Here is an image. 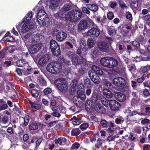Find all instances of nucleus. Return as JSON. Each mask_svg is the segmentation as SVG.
<instances>
[{"instance_id": "f257e3e1", "label": "nucleus", "mask_w": 150, "mask_h": 150, "mask_svg": "<svg viewBox=\"0 0 150 150\" xmlns=\"http://www.w3.org/2000/svg\"><path fill=\"white\" fill-rule=\"evenodd\" d=\"M59 60L60 63L55 62H52L49 64L47 66V70L53 74L57 73V71H59L60 68V64L63 66L66 65L65 63L66 60L64 58L60 57Z\"/></svg>"}, {"instance_id": "f03ea898", "label": "nucleus", "mask_w": 150, "mask_h": 150, "mask_svg": "<svg viewBox=\"0 0 150 150\" xmlns=\"http://www.w3.org/2000/svg\"><path fill=\"white\" fill-rule=\"evenodd\" d=\"M82 15V12L79 10H72L66 15V21L67 22H76L81 18Z\"/></svg>"}, {"instance_id": "7ed1b4c3", "label": "nucleus", "mask_w": 150, "mask_h": 150, "mask_svg": "<svg viewBox=\"0 0 150 150\" xmlns=\"http://www.w3.org/2000/svg\"><path fill=\"white\" fill-rule=\"evenodd\" d=\"M101 99L100 96L95 91H93L91 100H89L86 103L85 107L90 110L92 108L94 104L98 102Z\"/></svg>"}, {"instance_id": "20e7f679", "label": "nucleus", "mask_w": 150, "mask_h": 150, "mask_svg": "<svg viewBox=\"0 0 150 150\" xmlns=\"http://www.w3.org/2000/svg\"><path fill=\"white\" fill-rule=\"evenodd\" d=\"M54 84L56 88L61 92L67 91L69 87L68 82L64 79H57L54 81Z\"/></svg>"}, {"instance_id": "39448f33", "label": "nucleus", "mask_w": 150, "mask_h": 150, "mask_svg": "<svg viewBox=\"0 0 150 150\" xmlns=\"http://www.w3.org/2000/svg\"><path fill=\"white\" fill-rule=\"evenodd\" d=\"M93 24V21L91 20L88 21L85 19H83L79 23L78 29L79 31L85 30L89 27L90 25H92Z\"/></svg>"}, {"instance_id": "423d86ee", "label": "nucleus", "mask_w": 150, "mask_h": 150, "mask_svg": "<svg viewBox=\"0 0 150 150\" xmlns=\"http://www.w3.org/2000/svg\"><path fill=\"white\" fill-rule=\"evenodd\" d=\"M38 58L39 59L38 61V64L42 67L44 66L49 60L48 56L47 55H44L42 56L40 54H38L35 57L34 59L37 60Z\"/></svg>"}, {"instance_id": "0eeeda50", "label": "nucleus", "mask_w": 150, "mask_h": 150, "mask_svg": "<svg viewBox=\"0 0 150 150\" xmlns=\"http://www.w3.org/2000/svg\"><path fill=\"white\" fill-rule=\"evenodd\" d=\"M112 83L116 86L123 87L126 85V82L123 78L119 77L114 78L112 80Z\"/></svg>"}, {"instance_id": "6e6552de", "label": "nucleus", "mask_w": 150, "mask_h": 150, "mask_svg": "<svg viewBox=\"0 0 150 150\" xmlns=\"http://www.w3.org/2000/svg\"><path fill=\"white\" fill-rule=\"evenodd\" d=\"M88 74L91 79L95 84H98L100 83V79L99 75L96 74L95 73H92L90 70L88 71Z\"/></svg>"}, {"instance_id": "1a4fd4ad", "label": "nucleus", "mask_w": 150, "mask_h": 150, "mask_svg": "<svg viewBox=\"0 0 150 150\" xmlns=\"http://www.w3.org/2000/svg\"><path fill=\"white\" fill-rule=\"evenodd\" d=\"M71 60L72 64L76 66L81 65L84 62V59L82 56L79 57L77 55H74Z\"/></svg>"}, {"instance_id": "9d476101", "label": "nucleus", "mask_w": 150, "mask_h": 150, "mask_svg": "<svg viewBox=\"0 0 150 150\" xmlns=\"http://www.w3.org/2000/svg\"><path fill=\"white\" fill-rule=\"evenodd\" d=\"M41 44L39 43L31 45L30 48L28 49V51L31 55L32 56V54L33 55L37 53L41 49Z\"/></svg>"}, {"instance_id": "9b49d317", "label": "nucleus", "mask_w": 150, "mask_h": 150, "mask_svg": "<svg viewBox=\"0 0 150 150\" xmlns=\"http://www.w3.org/2000/svg\"><path fill=\"white\" fill-rule=\"evenodd\" d=\"M113 96L115 98L120 102H124L126 98L125 95L120 92L114 91Z\"/></svg>"}, {"instance_id": "f8f14e48", "label": "nucleus", "mask_w": 150, "mask_h": 150, "mask_svg": "<svg viewBox=\"0 0 150 150\" xmlns=\"http://www.w3.org/2000/svg\"><path fill=\"white\" fill-rule=\"evenodd\" d=\"M109 103L110 109L114 111L119 110L120 107V103L115 100H109Z\"/></svg>"}, {"instance_id": "ddd939ff", "label": "nucleus", "mask_w": 150, "mask_h": 150, "mask_svg": "<svg viewBox=\"0 0 150 150\" xmlns=\"http://www.w3.org/2000/svg\"><path fill=\"white\" fill-rule=\"evenodd\" d=\"M97 47L101 51L108 52L109 50L108 44L105 42H100L98 43Z\"/></svg>"}, {"instance_id": "4468645a", "label": "nucleus", "mask_w": 150, "mask_h": 150, "mask_svg": "<svg viewBox=\"0 0 150 150\" xmlns=\"http://www.w3.org/2000/svg\"><path fill=\"white\" fill-rule=\"evenodd\" d=\"M100 30L98 28L93 27L89 30L87 34L91 37L97 38L99 35Z\"/></svg>"}, {"instance_id": "2eb2a0df", "label": "nucleus", "mask_w": 150, "mask_h": 150, "mask_svg": "<svg viewBox=\"0 0 150 150\" xmlns=\"http://www.w3.org/2000/svg\"><path fill=\"white\" fill-rule=\"evenodd\" d=\"M94 110L100 114H105L106 112V110L105 108L100 103H96L94 104Z\"/></svg>"}, {"instance_id": "dca6fc26", "label": "nucleus", "mask_w": 150, "mask_h": 150, "mask_svg": "<svg viewBox=\"0 0 150 150\" xmlns=\"http://www.w3.org/2000/svg\"><path fill=\"white\" fill-rule=\"evenodd\" d=\"M67 34L64 31H59L56 35L57 40L59 41L62 42L67 38Z\"/></svg>"}, {"instance_id": "f3484780", "label": "nucleus", "mask_w": 150, "mask_h": 150, "mask_svg": "<svg viewBox=\"0 0 150 150\" xmlns=\"http://www.w3.org/2000/svg\"><path fill=\"white\" fill-rule=\"evenodd\" d=\"M91 70L92 71V73H95L96 74H97L100 76H102L103 74V71L101 68L99 67L96 65H93L91 67Z\"/></svg>"}, {"instance_id": "a211bd4d", "label": "nucleus", "mask_w": 150, "mask_h": 150, "mask_svg": "<svg viewBox=\"0 0 150 150\" xmlns=\"http://www.w3.org/2000/svg\"><path fill=\"white\" fill-rule=\"evenodd\" d=\"M144 33H143L144 35H139L136 38V40L143 45H144L147 41V38L145 36Z\"/></svg>"}, {"instance_id": "6ab92c4d", "label": "nucleus", "mask_w": 150, "mask_h": 150, "mask_svg": "<svg viewBox=\"0 0 150 150\" xmlns=\"http://www.w3.org/2000/svg\"><path fill=\"white\" fill-rule=\"evenodd\" d=\"M150 69V65L147 64L146 66L142 67L140 68V70L141 73L143 74V75L145 76L146 77L148 78L147 75Z\"/></svg>"}, {"instance_id": "aec40b11", "label": "nucleus", "mask_w": 150, "mask_h": 150, "mask_svg": "<svg viewBox=\"0 0 150 150\" xmlns=\"http://www.w3.org/2000/svg\"><path fill=\"white\" fill-rule=\"evenodd\" d=\"M110 57H104L101 58L100 60V64L104 67L109 68Z\"/></svg>"}, {"instance_id": "412c9836", "label": "nucleus", "mask_w": 150, "mask_h": 150, "mask_svg": "<svg viewBox=\"0 0 150 150\" xmlns=\"http://www.w3.org/2000/svg\"><path fill=\"white\" fill-rule=\"evenodd\" d=\"M22 25V32L23 33H25L28 31L30 29H32L33 28V25H29L28 21H25Z\"/></svg>"}, {"instance_id": "4be33fe9", "label": "nucleus", "mask_w": 150, "mask_h": 150, "mask_svg": "<svg viewBox=\"0 0 150 150\" xmlns=\"http://www.w3.org/2000/svg\"><path fill=\"white\" fill-rule=\"evenodd\" d=\"M110 62L109 68H112L117 67L118 64V62L117 60L112 57H110Z\"/></svg>"}, {"instance_id": "5701e85b", "label": "nucleus", "mask_w": 150, "mask_h": 150, "mask_svg": "<svg viewBox=\"0 0 150 150\" xmlns=\"http://www.w3.org/2000/svg\"><path fill=\"white\" fill-rule=\"evenodd\" d=\"M78 81L76 79H74L72 80L71 83V88L72 89L71 90L70 92L71 94H73L74 93L76 90V88L77 86Z\"/></svg>"}, {"instance_id": "b1692460", "label": "nucleus", "mask_w": 150, "mask_h": 150, "mask_svg": "<svg viewBox=\"0 0 150 150\" xmlns=\"http://www.w3.org/2000/svg\"><path fill=\"white\" fill-rule=\"evenodd\" d=\"M103 93L104 96L108 98H111L113 96V94L110 90L107 88L103 90Z\"/></svg>"}, {"instance_id": "393cba45", "label": "nucleus", "mask_w": 150, "mask_h": 150, "mask_svg": "<svg viewBox=\"0 0 150 150\" xmlns=\"http://www.w3.org/2000/svg\"><path fill=\"white\" fill-rule=\"evenodd\" d=\"M86 6L89 9L94 12H96L98 9V6L95 4H86Z\"/></svg>"}, {"instance_id": "a878e982", "label": "nucleus", "mask_w": 150, "mask_h": 150, "mask_svg": "<svg viewBox=\"0 0 150 150\" xmlns=\"http://www.w3.org/2000/svg\"><path fill=\"white\" fill-rule=\"evenodd\" d=\"M39 85L41 86H46L47 85V81L42 75L38 77L37 79Z\"/></svg>"}, {"instance_id": "bb28decb", "label": "nucleus", "mask_w": 150, "mask_h": 150, "mask_svg": "<svg viewBox=\"0 0 150 150\" xmlns=\"http://www.w3.org/2000/svg\"><path fill=\"white\" fill-rule=\"evenodd\" d=\"M50 48L51 51L54 49L55 48L59 47V45L56 41L52 39L50 42Z\"/></svg>"}, {"instance_id": "cd10ccee", "label": "nucleus", "mask_w": 150, "mask_h": 150, "mask_svg": "<svg viewBox=\"0 0 150 150\" xmlns=\"http://www.w3.org/2000/svg\"><path fill=\"white\" fill-rule=\"evenodd\" d=\"M23 118L24 119V122L22 123L21 125L23 127H26L29 123L30 120L29 116L28 114L26 113L25 114L24 117H23Z\"/></svg>"}, {"instance_id": "c85d7f7f", "label": "nucleus", "mask_w": 150, "mask_h": 150, "mask_svg": "<svg viewBox=\"0 0 150 150\" xmlns=\"http://www.w3.org/2000/svg\"><path fill=\"white\" fill-rule=\"evenodd\" d=\"M28 127L30 131L37 129L38 128V126L37 123L35 122L30 123Z\"/></svg>"}, {"instance_id": "c756f323", "label": "nucleus", "mask_w": 150, "mask_h": 150, "mask_svg": "<svg viewBox=\"0 0 150 150\" xmlns=\"http://www.w3.org/2000/svg\"><path fill=\"white\" fill-rule=\"evenodd\" d=\"M78 96L79 98L82 100H84L86 98V96L85 92L81 90H78L77 92Z\"/></svg>"}, {"instance_id": "7c9ffc66", "label": "nucleus", "mask_w": 150, "mask_h": 150, "mask_svg": "<svg viewBox=\"0 0 150 150\" xmlns=\"http://www.w3.org/2000/svg\"><path fill=\"white\" fill-rule=\"evenodd\" d=\"M27 64H28L27 62L24 59H18L16 62V65L19 67H23Z\"/></svg>"}, {"instance_id": "2f4dec72", "label": "nucleus", "mask_w": 150, "mask_h": 150, "mask_svg": "<svg viewBox=\"0 0 150 150\" xmlns=\"http://www.w3.org/2000/svg\"><path fill=\"white\" fill-rule=\"evenodd\" d=\"M95 44V40H93L91 38H89L88 39L87 41V45L89 48L91 49L93 47Z\"/></svg>"}, {"instance_id": "473e14b6", "label": "nucleus", "mask_w": 150, "mask_h": 150, "mask_svg": "<svg viewBox=\"0 0 150 150\" xmlns=\"http://www.w3.org/2000/svg\"><path fill=\"white\" fill-rule=\"evenodd\" d=\"M70 120L72 121V124L75 125H78L81 123V119L77 118L75 116H74Z\"/></svg>"}, {"instance_id": "72a5a7b5", "label": "nucleus", "mask_w": 150, "mask_h": 150, "mask_svg": "<svg viewBox=\"0 0 150 150\" xmlns=\"http://www.w3.org/2000/svg\"><path fill=\"white\" fill-rule=\"evenodd\" d=\"M44 13L42 14V12L38 13H37V18L38 21L39 20L41 21H43L46 20V19H45V17L47 16L44 14V13H45V12H43Z\"/></svg>"}, {"instance_id": "f704fd0d", "label": "nucleus", "mask_w": 150, "mask_h": 150, "mask_svg": "<svg viewBox=\"0 0 150 150\" xmlns=\"http://www.w3.org/2000/svg\"><path fill=\"white\" fill-rule=\"evenodd\" d=\"M80 47H81L83 51H87V48L86 47V41L84 39H81V41L80 42Z\"/></svg>"}, {"instance_id": "c9c22d12", "label": "nucleus", "mask_w": 150, "mask_h": 150, "mask_svg": "<svg viewBox=\"0 0 150 150\" xmlns=\"http://www.w3.org/2000/svg\"><path fill=\"white\" fill-rule=\"evenodd\" d=\"M9 117L5 115L0 119V123L3 124H8L9 122Z\"/></svg>"}, {"instance_id": "e433bc0d", "label": "nucleus", "mask_w": 150, "mask_h": 150, "mask_svg": "<svg viewBox=\"0 0 150 150\" xmlns=\"http://www.w3.org/2000/svg\"><path fill=\"white\" fill-rule=\"evenodd\" d=\"M117 48L120 51V52L121 53H122L126 51V45L125 44H118Z\"/></svg>"}, {"instance_id": "4c0bfd02", "label": "nucleus", "mask_w": 150, "mask_h": 150, "mask_svg": "<svg viewBox=\"0 0 150 150\" xmlns=\"http://www.w3.org/2000/svg\"><path fill=\"white\" fill-rule=\"evenodd\" d=\"M33 12L32 11H31L27 15V16H26L25 17H24L23 18V21L21 23H20L18 24L19 26L21 25L22 23H23L25 21H28L30 20L33 17Z\"/></svg>"}, {"instance_id": "58836bf2", "label": "nucleus", "mask_w": 150, "mask_h": 150, "mask_svg": "<svg viewBox=\"0 0 150 150\" xmlns=\"http://www.w3.org/2000/svg\"><path fill=\"white\" fill-rule=\"evenodd\" d=\"M52 54L55 56H57L60 54L61 50L60 46L51 51Z\"/></svg>"}, {"instance_id": "ea45409f", "label": "nucleus", "mask_w": 150, "mask_h": 150, "mask_svg": "<svg viewBox=\"0 0 150 150\" xmlns=\"http://www.w3.org/2000/svg\"><path fill=\"white\" fill-rule=\"evenodd\" d=\"M84 85L88 88H91L93 86V83L88 78L86 79L84 81Z\"/></svg>"}, {"instance_id": "a19ab883", "label": "nucleus", "mask_w": 150, "mask_h": 150, "mask_svg": "<svg viewBox=\"0 0 150 150\" xmlns=\"http://www.w3.org/2000/svg\"><path fill=\"white\" fill-rule=\"evenodd\" d=\"M60 1V0H51V6L53 7L55 9L59 6Z\"/></svg>"}, {"instance_id": "79ce46f5", "label": "nucleus", "mask_w": 150, "mask_h": 150, "mask_svg": "<svg viewBox=\"0 0 150 150\" xmlns=\"http://www.w3.org/2000/svg\"><path fill=\"white\" fill-rule=\"evenodd\" d=\"M131 44L134 47L135 49L137 50H139L140 49V44L138 41L134 40L133 41H132L131 42Z\"/></svg>"}, {"instance_id": "37998d69", "label": "nucleus", "mask_w": 150, "mask_h": 150, "mask_svg": "<svg viewBox=\"0 0 150 150\" xmlns=\"http://www.w3.org/2000/svg\"><path fill=\"white\" fill-rule=\"evenodd\" d=\"M80 133L81 131L79 128L73 129L71 132V135L72 136H78L80 134Z\"/></svg>"}, {"instance_id": "c03bdc74", "label": "nucleus", "mask_w": 150, "mask_h": 150, "mask_svg": "<svg viewBox=\"0 0 150 150\" xmlns=\"http://www.w3.org/2000/svg\"><path fill=\"white\" fill-rule=\"evenodd\" d=\"M102 98L101 97L100 99L102 104L106 107H108L109 105V101L108 102V101L104 96H102Z\"/></svg>"}, {"instance_id": "a18cd8bd", "label": "nucleus", "mask_w": 150, "mask_h": 150, "mask_svg": "<svg viewBox=\"0 0 150 150\" xmlns=\"http://www.w3.org/2000/svg\"><path fill=\"white\" fill-rule=\"evenodd\" d=\"M108 122L109 123V126H108L109 127L107 129V131L108 132L112 133L113 132L114 130L112 129L111 128L114 127L115 124L112 123L111 121H109Z\"/></svg>"}, {"instance_id": "49530a36", "label": "nucleus", "mask_w": 150, "mask_h": 150, "mask_svg": "<svg viewBox=\"0 0 150 150\" xmlns=\"http://www.w3.org/2000/svg\"><path fill=\"white\" fill-rule=\"evenodd\" d=\"M142 19L146 22V23L149 24L150 23V14H148L142 17Z\"/></svg>"}, {"instance_id": "de8ad7c7", "label": "nucleus", "mask_w": 150, "mask_h": 150, "mask_svg": "<svg viewBox=\"0 0 150 150\" xmlns=\"http://www.w3.org/2000/svg\"><path fill=\"white\" fill-rule=\"evenodd\" d=\"M31 93L33 97L36 98L39 96L38 91L35 89H33L31 90Z\"/></svg>"}, {"instance_id": "09e8293b", "label": "nucleus", "mask_w": 150, "mask_h": 150, "mask_svg": "<svg viewBox=\"0 0 150 150\" xmlns=\"http://www.w3.org/2000/svg\"><path fill=\"white\" fill-rule=\"evenodd\" d=\"M42 140V137L38 138L36 136V139L35 140V145L36 146L35 148L36 149H38L39 146L41 143Z\"/></svg>"}, {"instance_id": "8fccbe9b", "label": "nucleus", "mask_w": 150, "mask_h": 150, "mask_svg": "<svg viewBox=\"0 0 150 150\" xmlns=\"http://www.w3.org/2000/svg\"><path fill=\"white\" fill-rule=\"evenodd\" d=\"M71 8V5L69 4H67L64 5L62 9L66 12L70 10Z\"/></svg>"}, {"instance_id": "3c124183", "label": "nucleus", "mask_w": 150, "mask_h": 150, "mask_svg": "<svg viewBox=\"0 0 150 150\" xmlns=\"http://www.w3.org/2000/svg\"><path fill=\"white\" fill-rule=\"evenodd\" d=\"M36 139V136H31L28 139L26 143L28 144H30L33 143L35 141Z\"/></svg>"}, {"instance_id": "603ef678", "label": "nucleus", "mask_w": 150, "mask_h": 150, "mask_svg": "<svg viewBox=\"0 0 150 150\" xmlns=\"http://www.w3.org/2000/svg\"><path fill=\"white\" fill-rule=\"evenodd\" d=\"M52 92V89L49 87L45 88L43 90V92L45 95L48 97L49 94H50Z\"/></svg>"}, {"instance_id": "864d4df0", "label": "nucleus", "mask_w": 150, "mask_h": 150, "mask_svg": "<svg viewBox=\"0 0 150 150\" xmlns=\"http://www.w3.org/2000/svg\"><path fill=\"white\" fill-rule=\"evenodd\" d=\"M99 54H100V52L97 49H95L92 52V56L94 57H98Z\"/></svg>"}, {"instance_id": "5fc2aeb1", "label": "nucleus", "mask_w": 150, "mask_h": 150, "mask_svg": "<svg viewBox=\"0 0 150 150\" xmlns=\"http://www.w3.org/2000/svg\"><path fill=\"white\" fill-rule=\"evenodd\" d=\"M100 124L103 127H108L109 126L108 121L104 119H101Z\"/></svg>"}, {"instance_id": "6e6d98bb", "label": "nucleus", "mask_w": 150, "mask_h": 150, "mask_svg": "<svg viewBox=\"0 0 150 150\" xmlns=\"http://www.w3.org/2000/svg\"><path fill=\"white\" fill-rule=\"evenodd\" d=\"M58 112L62 113H64L66 112V108L62 105H60L58 106Z\"/></svg>"}, {"instance_id": "4d7b16f0", "label": "nucleus", "mask_w": 150, "mask_h": 150, "mask_svg": "<svg viewBox=\"0 0 150 150\" xmlns=\"http://www.w3.org/2000/svg\"><path fill=\"white\" fill-rule=\"evenodd\" d=\"M2 40L9 42H14L15 41L14 38L13 37L10 36H8L6 39H4V38H3Z\"/></svg>"}, {"instance_id": "13d9d810", "label": "nucleus", "mask_w": 150, "mask_h": 150, "mask_svg": "<svg viewBox=\"0 0 150 150\" xmlns=\"http://www.w3.org/2000/svg\"><path fill=\"white\" fill-rule=\"evenodd\" d=\"M8 49V47H6L5 48H4L1 51V54L2 57V58H4V57L5 55H6V53H7V51Z\"/></svg>"}, {"instance_id": "bf43d9fd", "label": "nucleus", "mask_w": 150, "mask_h": 150, "mask_svg": "<svg viewBox=\"0 0 150 150\" xmlns=\"http://www.w3.org/2000/svg\"><path fill=\"white\" fill-rule=\"evenodd\" d=\"M66 15L67 14H65V12L62 9L59 11L58 13V16L61 18H62L64 17L66 18Z\"/></svg>"}, {"instance_id": "052dcab7", "label": "nucleus", "mask_w": 150, "mask_h": 150, "mask_svg": "<svg viewBox=\"0 0 150 150\" xmlns=\"http://www.w3.org/2000/svg\"><path fill=\"white\" fill-rule=\"evenodd\" d=\"M80 146V145L79 143L75 142L72 145L71 148V150H73L74 149H77Z\"/></svg>"}, {"instance_id": "680f3d73", "label": "nucleus", "mask_w": 150, "mask_h": 150, "mask_svg": "<svg viewBox=\"0 0 150 150\" xmlns=\"http://www.w3.org/2000/svg\"><path fill=\"white\" fill-rule=\"evenodd\" d=\"M146 77L145 76L142 75V77L137 79V82L139 83H142L143 81L146 79Z\"/></svg>"}, {"instance_id": "e2e57ef3", "label": "nucleus", "mask_w": 150, "mask_h": 150, "mask_svg": "<svg viewBox=\"0 0 150 150\" xmlns=\"http://www.w3.org/2000/svg\"><path fill=\"white\" fill-rule=\"evenodd\" d=\"M118 4L120 8L122 9L125 8V9H127L128 8L127 6H126V4L123 1L119 2Z\"/></svg>"}, {"instance_id": "0e129e2a", "label": "nucleus", "mask_w": 150, "mask_h": 150, "mask_svg": "<svg viewBox=\"0 0 150 150\" xmlns=\"http://www.w3.org/2000/svg\"><path fill=\"white\" fill-rule=\"evenodd\" d=\"M126 18L128 19V21H131L132 20V17L131 13L128 11L126 12L125 14Z\"/></svg>"}, {"instance_id": "69168bd1", "label": "nucleus", "mask_w": 150, "mask_h": 150, "mask_svg": "<svg viewBox=\"0 0 150 150\" xmlns=\"http://www.w3.org/2000/svg\"><path fill=\"white\" fill-rule=\"evenodd\" d=\"M108 34L111 36H113L116 34V31L114 29H112L110 28L108 30Z\"/></svg>"}, {"instance_id": "338daca9", "label": "nucleus", "mask_w": 150, "mask_h": 150, "mask_svg": "<svg viewBox=\"0 0 150 150\" xmlns=\"http://www.w3.org/2000/svg\"><path fill=\"white\" fill-rule=\"evenodd\" d=\"M85 68H83L82 67L79 68L78 70V73L79 75L80 76H82L85 73Z\"/></svg>"}, {"instance_id": "774afa93", "label": "nucleus", "mask_w": 150, "mask_h": 150, "mask_svg": "<svg viewBox=\"0 0 150 150\" xmlns=\"http://www.w3.org/2000/svg\"><path fill=\"white\" fill-rule=\"evenodd\" d=\"M89 126V124L87 123H85L82 124L80 126V129L82 130H84L86 129Z\"/></svg>"}]
</instances>
